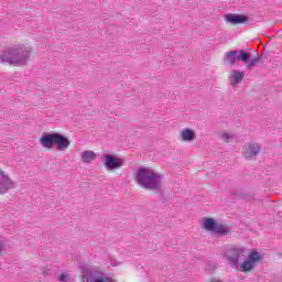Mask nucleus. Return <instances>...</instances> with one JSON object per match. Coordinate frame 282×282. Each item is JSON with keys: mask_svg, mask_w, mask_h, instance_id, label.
I'll return each instance as SVG.
<instances>
[{"mask_svg": "<svg viewBox=\"0 0 282 282\" xmlns=\"http://www.w3.org/2000/svg\"><path fill=\"white\" fill-rule=\"evenodd\" d=\"M137 182L140 184V186H142V188H147L149 191L160 188V180L158 174L148 167L139 169L137 173Z\"/></svg>", "mask_w": 282, "mask_h": 282, "instance_id": "nucleus-1", "label": "nucleus"}, {"mask_svg": "<svg viewBox=\"0 0 282 282\" xmlns=\"http://www.w3.org/2000/svg\"><path fill=\"white\" fill-rule=\"evenodd\" d=\"M40 142L44 149H52L55 144L59 151H65L69 147V139L58 133L44 134Z\"/></svg>", "mask_w": 282, "mask_h": 282, "instance_id": "nucleus-2", "label": "nucleus"}, {"mask_svg": "<svg viewBox=\"0 0 282 282\" xmlns=\"http://www.w3.org/2000/svg\"><path fill=\"white\" fill-rule=\"evenodd\" d=\"M1 58L11 65H19L30 58V51L19 47L9 48L2 54Z\"/></svg>", "mask_w": 282, "mask_h": 282, "instance_id": "nucleus-3", "label": "nucleus"}, {"mask_svg": "<svg viewBox=\"0 0 282 282\" xmlns=\"http://www.w3.org/2000/svg\"><path fill=\"white\" fill-rule=\"evenodd\" d=\"M261 253L257 250H252L248 254V259L245 260L242 263H240V271L248 274L249 272H252L254 270V267L259 261H261Z\"/></svg>", "mask_w": 282, "mask_h": 282, "instance_id": "nucleus-4", "label": "nucleus"}, {"mask_svg": "<svg viewBox=\"0 0 282 282\" xmlns=\"http://www.w3.org/2000/svg\"><path fill=\"white\" fill-rule=\"evenodd\" d=\"M238 61H242V63L250 62V53L246 51H230L226 54V63L228 65H235Z\"/></svg>", "mask_w": 282, "mask_h": 282, "instance_id": "nucleus-5", "label": "nucleus"}, {"mask_svg": "<svg viewBox=\"0 0 282 282\" xmlns=\"http://www.w3.org/2000/svg\"><path fill=\"white\" fill-rule=\"evenodd\" d=\"M204 228L205 230L217 232V235H228V228H226V226L221 225V223L213 218L205 219Z\"/></svg>", "mask_w": 282, "mask_h": 282, "instance_id": "nucleus-6", "label": "nucleus"}, {"mask_svg": "<svg viewBox=\"0 0 282 282\" xmlns=\"http://www.w3.org/2000/svg\"><path fill=\"white\" fill-rule=\"evenodd\" d=\"M101 162L108 171H116L122 167V160L111 154L105 155Z\"/></svg>", "mask_w": 282, "mask_h": 282, "instance_id": "nucleus-7", "label": "nucleus"}, {"mask_svg": "<svg viewBox=\"0 0 282 282\" xmlns=\"http://www.w3.org/2000/svg\"><path fill=\"white\" fill-rule=\"evenodd\" d=\"M261 153V145L258 143H249L243 149V155L247 160H254Z\"/></svg>", "mask_w": 282, "mask_h": 282, "instance_id": "nucleus-8", "label": "nucleus"}, {"mask_svg": "<svg viewBox=\"0 0 282 282\" xmlns=\"http://www.w3.org/2000/svg\"><path fill=\"white\" fill-rule=\"evenodd\" d=\"M14 186L12 178L8 176L3 171H0V195H6V193Z\"/></svg>", "mask_w": 282, "mask_h": 282, "instance_id": "nucleus-9", "label": "nucleus"}, {"mask_svg": "<svg viewBox=\"0 0 282 282\" xmlns=\"http://www.w3.org/2000/svg\"><path fill=\"white\" fill-rule=\"evenodd\" d=\"M246 251L243 248H234L227 253V259L229 263H232L234 265H237L239 263V258L243 257Z\"/></svg>", "mask_w": 282, "mask_h": 282, "instance_id": "nucleus-10", "label": "nucleus"}, {"mask_svg": "<svg viewBox=\"0 0 282 282\" xmlns=\"http://www.w3.org/2000/svg\"><path fill=\"white\" fill-rule=\"evenodd\" d=\"M227 23H231V25H239L241 23H246L248 21V18L245 15H238V14H228L226 15Z\"/></svg>", "mask_w": 282, "mask_h": 282, "instance_id": "nucleus-11", "label": "nucleus"}, {"mask_svg": "<svg viewBox=\"0 0 282 282\" xmlns=\"http://www.w3.org/2000/svg\"><path fill=\"white\" fill-rule=\"evenodd\" d=\"M243 76H246V73L240 70H232L231 72V85L232 87H237L241 80H243Z\"/></svg>", "mask_w": 282, "mask_h": 282, "instance_id": "nucleus-12", "label": "nucleus"}, {"mask_svg": "<svg viewBox=\"0 0 282 282\" xmlns=\"http://www.w3.org/2000/svg\"><path fill=\"white\" fill-rule=\"evenodd\" d=\"M96 160V153L94 151H84L82 153V162L89 163Z\"/></svg>", "mask_w": 282, "mask_h": 282, "instance_id": "nucleus-13", "label": "nucleus"}, {"mask_svg": "<svg viewBox=\"0 0 282 282\" xmlns=\"http://www.w3.org/2000/svg\"><path fill=\"white\" fill-rule=\"evenodd\" d=\"M182 140H185L186 142H191L193 138H195V132L191 129H185L181 132Z\"/></svg>", "mask_w": 282, "mask_h": 282, "instance_id": "nucleus-14", "label": "nucleus"}, {"mask_svg": "<svg viewBox=\"0 0 282 282\" xmlns=\"http://www.w3.org/2000/svg\"><path fill=\"white\" fill-rule=\"evenodd\" d=\"M90 282H116V281L109 276H93Z\"/></svg>", "mask_w": 282, "mask_h": 282, "instance_id": "nucleus-15", "label": "nucleus"}, {"mask_svg": "<svg viewBox=\"0 0 282 282\" xmlns=\"http://www.w3.org/2000/svg\"><path fill=\"white\" fill-rule=\"evenodd\" d=\"M260 62H261V58L253 57L250 62H248L247 69H252V67H257V65H259Z\"/></svg>", "mask_w": 282, "mask_h": 282, "instance_id": "nucleus-16", "label": "nucleus"}, {"mask_svg": "<svg viewBox=\"0 0 282 282\" xmlns=\"http://www.w3.org/2000/svg\"><path fill=\"white\" fill-rule=\"evenodd\" d=\"M229 138H230V135H228V133H223L224 142L228 141Z\"/></svg>", "mask_w": 282, "mask_h": 282, "instance_id": "nucleus-17", "label": "nucleus"}, {"mask_svg": "<svg viewBox=\"0 0 282 282\" xmlns=\"http://www.w3.org/2000/svg\"><path fill=\"white\" fill-rule=\"evenodd\" d=\"M65 279H67V275H66V274H61V275H59V281L63 282V281H65Z\"/></svg>", "mask_w": 282, "mask_h": 282, "instance_id": "nucleus-18", "label": "nucleus"}, {"mask_svg": "<svg viewBox=\"0 0 282 282\" xmlns=\"http://www.w3.org/2000/svg\"><path fill=\"white\" fill-rule=\"evenodd\" d=\"M208 282H221V280H217L215 278H212V279L208 280Z\"/></svg>", "mask_w": 282, "mask_h": 282, "instance_id": "nucleus-19", "label": "nucleus"}, {"mask_svg": "<svg viewBox=\"0 0 282 282\" xmlns=\"http://www.w3.org/2000/svg\"><path fill=\"white\" fill-rule=\"evenodd\" d=\"M0 254H1V246H0Z\"/></svg>", "mask_w": 282, "mask_h": 282, "instance_id": "nucleus-20", "label": "nucleus"}]
</instances>
